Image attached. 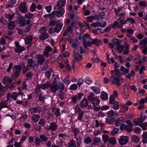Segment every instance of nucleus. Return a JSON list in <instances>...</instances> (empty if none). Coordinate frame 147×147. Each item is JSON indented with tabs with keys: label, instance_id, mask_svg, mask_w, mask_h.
I'll return each instance as SVG.
<instances>
[{
	"label": "nucleus",
	"instance_id": "1",
	"mask_svg": "<svg viewBox=\"0 0 147 147\" xmlns=\"http://www.w3.org/2000/svg\"><path fill=\"white\" fill-rule=\"evenodd\" d=\"M49 86L50 90L53 93H55L58 89L62 91L64 89V84L61 82H59L58 84L55 82H53L51 85L50 84Z\"/></svg>",
	"mask_w": 147,
	"mask_h": 147
},
{
	"label": "nucleus",
	"instance_id": "2",
	"mask_svg": "<svg viewBox=\"0 0 147 147\" xmlns=\"http://www.w3.org/2000/svg\"><path fill=\"white\" fill-rule=\"evenodd\" d=\"M66 0H60L57 2V4L55 5L54 9L55 10H58L61 8L62 7L66 4Z\"/></svg>",
	"mask_w": 147,
	"mask_h": 147
},
{
	"label": "nucleus",
	"instance_id": "3",
	"mask_svg": "<svg viewBox=\"0 0 147 147\" xmlns=\"http://www.w3.org/2000/svg\"><path fill=\"white\" fill-rule=\"evenodd\" d=\"M15 44L16 48L14 50L16 53H20L25 50V48L24 47H21L20 45L18 42H15Z\"/></svg>",
	"mask_w": 147,
	"mask_h": 147
},
{
	"label": "nucleus",
	"instance_id": "4",
	"mask_svg": "<svg viewBox=\"0 0 147 147\" xmlns=\"http://www.w3.org/2000/svg\"><path fill=\"white\" fill-rule=\"evenodd\" d=\"M129 137L127 136H121L119 140V143L122 145L126 144L128 142Z\"/></svg>",
	"mask_w": 147,
	"mask_h": 147
},
{
	"label": "nucleus",
	"instance_id": "5",
	"mask_svg": "<svg viewBox=\"0 0 147 147\" xmlns=\"http://www.w3.org/2000/svg\"><path fill=\"white\" fill-rule=\"evenodd\" d=\"M26 3L25 2H22L19 6L20 10L22 13H25L27 12V7L26 6Z\"/></svg>",
	"mask_w": 147,
	"mask_h": 147
},
{
	"label": "nucleus",
	"instance_id": "6",
	"mask_svg": "<svg viewBox=\"0 0 147 147\" xmlns=\"http://www.w3.org/2000/svg\"><path fill=\"white\" fill-rule=\"evenodd\" d=\"M44 56L45 55H41L40 54L37 55L36 58H38L37 61L38 64L41 65L43 63L45 60V58L44 57Z\"/></svg>",
	"mask_w": 147,
	"mask_h": 147
},
{
	"label": "nucleus",
	"instance_id": "7",
	"mask_svg": "<svg viewBox=\"0 0 147 147\" xmlns=\"http://www.w3.org/2000/svg\"><path fill=\"white\" fill-rule=\"evenodd\" d=\"M83 95V94L79 93L73 96L71 98V100L73 103H76L77 101V99L78 100H80Z\"/></svg>",
	"mask_w": 147,
	"mask_h": 147
},
{
	"label": "nucleus",
	"instance_id": "8",
	"mask_svg": "<svg viewBox=\"0 0 147 147\" xmlns=\"http://www.w3.org/2000/svg\"><path fill=\"white\" fill-rule=\"evenodd\" d=\"M23 95L24 93L20 92H18V93L16 92H13L11 94V98L14 100H16L18 96L20 95L21 98H22Z\"/></svg>",
	"mask_w": 147,
	"mask_h": 147
},
{
	"label": "nucleus",
	"instance_id": "9",
	"mask_svg": "<svg viewBox=\"0 0 147 147\" xmlns=\"http://www.w3.org/2000/svg\"><path fill=\"white\" fill-rule=\"evenodd\" d=\"M56 13V16L59 18L62 17L65 12V10L64 9L61 8L58 10H55Z\"/></svg>",
	"mask_w": 147,
	"mask_h": 147
},
{
	"label": "nucleus",
	"instance_id": "10",
	"mask_svg": "<svg viewBox=\"0 0 147 147\" xmlns=\"http://www.w3.org/2000/svg\"><path fill=\"white\" fill-rule=\"evenodd\" d=\"M14 68L15 69H14V76L16 77H18L19 76L21 72V71L20 69V68L19 67L15 65Z\"/></svg>",
	"mask_w": 147,
	"mask_h": 147
},
{
	"label": "nucleus",
	"instance_id": "11",
	"mask_svg": "<svg viewBox=\"0 0 147 147\" xmlns=\"http://www.w3.org/2000/svg\"><path fill=\"white\" fill-rule=\"evenodd\" d=\"M63 25V24L61 23L57 24L54 28V32H59L61 30Z\"/></svg>",
	"mask_w": 147,
	"mask_h": 147
},
{
	"label": "nucleus",
	"instance_id": "12",
	"mask_svg": "<svg viewBox=\"0 0 147 147\" xmlns=\"http://www.w3.org/2000/svg\"><path fill=\"white\" fill-rule=\"evenodd\" d=\"M78 52H76V50H74L73 56L75 57V60L76 61H79L81 60L82 58V56L78 54Z\"/></svg>",
	"mask_w": 147,
	"mask_h": 147
},
{
	"label": "nucleus",
	"instance_id": "13",
	"mask_svg": "<svg viewBox=\"0 0 147 147\" xmlns=\"http://www.w3.org/2000/svg\"><path fill=\"white\" fill-rule=\"evenodd\" d=\"M73 31V28L71 26H68L67 27V29L65 30L63 35L64 36L68 35L69 33L71 34L72 33Z\"/></svg>",
	"mask_w": 147,
	"mask_h": 147
},
{
	"label": "nucleus",
	"instance_id": "14",
	"mask_svg": "<svg viewBox=\"0 0 147 147\" xmlns=\"http://www.w3.org/2000/svg\"><path fill=\"white\" fill-rule=\"evenodd\" d=\"M124 121V120L123 117H119L116 120L115 122V125L117 126H119L122 124Z\"/></svg>",
	"mask_w": 147,
	"mask_h": 147
},
{
	"label": "nucleus",
	"instance_id": "15",
	"mask_svg": "<svg viewBox=\"0 0 147 147\" xmlns=\"http://www.w3.org/2000/svg\"><path fill=\"white\" fill-rule=\"evenodd\" d=\"M29 110L31 113H36L38 111L39 112H41L42 110L41 108L38 107H32Z\"/></svg>",
	"mask_w": 147,
	"mask_h": 147
},
{
	"label": "nucleus",
	"instance_id": "16",
	"mask_svg": "<svg viewBox=\"0 0 147 147\" xmlns=\"http://www.w3.org/2000/svg\"><path fill=\"white\" fill-rule=\"evenodd\" d=\"M9 29L13 30L16 27L15 22L14 21H11L9 22L7 25Z\"/></svg>",
	"mask_w": 147,
	"mask_h": 147
},
{
	"label": "nucleus",
	"instance_id": "17",
	"mask_svg": "<svg viewBox=\"0 0 147 147\" xmlns=\"http://www.w3.org/2000/svg\"><path fill=\"white\" fill-rule=\"evenodd\" d=\"M88 105V101L86 98H84L80 103V106L82 108H85Z\"/></svg>",
	"mask_w": 147,
	"mask_h": 147
},
{
	"label": "nucleus",
	"instance_id": "18",
	"mask_svg": "<svg viewBox=\"0 0 147 147\" xmlns=\"http://www.w3.org/2000/svg\"><path fill=\"white\" fill-rule=\"evenodd\" d=\"M32 40V37L31 35L27 36L25 38V42L26 45L30 44Z\"/></svg>",
	"mask_w": 147,
	"mask_h": 147
},
{
	"label": "nucleus",
	"instance_id": "19",
	"mask_svg": "<svg viewBox=\"0 0 147 147\" xmlns=\"http://www.w3.org/2000/svg\"><path fill=\"white\" fill-rule=\"evenodd\" d=\"M101 41L100 40L96 38L93 39L91 42V45L94 44L96 46H98L101 45Z\"/></svg>",
	"mask_w": 147,
	"mask_h": 147
},
{
	"label": "nucleus",
	"instance_id": "20",
	"mask_svg": "<svg viewBox=\"0 0 147 147\" xmlns=\"http://www.w3.org/2000/svg\"><path fill=\"white\" fill-rule=\"evenodd\" d=\"M2 82L5 85H8L11 83L12 80L8 77H5L3 79Z\"/></svg>",
	"mask_w": 147,
	"mask_h": 147
},
{
	"label": "nucleus",
	"instance_id": "21",
	"mask_svg": "<svg viewBox=\"0 0 147 147\" xmlns=\"http://www.w3.org/2000/svg\"><path fill=\"white\" fill-rule=\"evenodd\" d=\"M39 86L40 88L42 89H46L49 88L50 86V83L47 82L46 83H43L42 84L39 85Z\"/></svg>",
	"mask_w": 147,
	"mask_h": 147
},
{
	"label": "nucleus",
	"instance_id": "22",
	"mask_svg": "<svg viewBox=\"0 0 147 147\" xmlns=\"http://www.w3.org/2000/svg\"><path fill=\"white\" fill-rule=\"evenodd\" d=\"M49 36V34L48 33L42 34L40 36L39 38L41 41H44Z\"/></svg>",
	"mask_w": 147,
	"mask_h": 147
},
{
	"label": "nucleus",
	"instance_id": "23",
	"mask_svg": "<svg viewBox=\"0 0 147 147\" xmlns=\"http://www.w3.org/2000/svg\"><path fill=\"white\" fill-rule=\"evenodd\" d=\"M143 121L142 120L141 118H138L134 120L133 123L136 125H139L140 126Z\"/></svg>",
	"mask_w": 147,
	"mask_h": 147
},
{
	"label": "nucleus",
	"instance_id": "24",
	"mask_svg": "<svg viewBox=\"0 0 147 147\" xmlns=\"http://www.w3.org/2000/svg\"><path fill=\"white\" fill-rule=\"evenodd\" d=\"M91 88L93 91L96 94H99L100 92V89L98 87L93 86L91 87Z\"/></svg>",
	"mask_w": 147,
	"mask_h": 147
},
{
	"label": "nucleus",
	"instance_id": "25",
	"mask_svg": "<svg viewBox=\"0 0 147 147\" xmlns=\"http://www.w3.org/2000/svg\"><path fill=\"white\" fill-rule=\"evenodd\" d=\"M49 63V61L48 60H47L45 61L42 68L41 69V71H45L47 70L49 67L48 65Z\"/></svg>",
	"mask_w": 147,
	"mask_h": 147
},
{
	"label": "nucleus",
	"instance_id": "26",
	"mask_svg": "<svg viewBox=\"0 0 147 147\" xmlns=\"http://www.w3.org/2000/svg\"><path fill=\"white\" fill-rule=\"evenodd\" d=\"M140 44L141 47L144 48L147 44V38H145L142 40L140 41Z\"/></svg>",
	"mask_w": 147,
	"mask_h": 147
},
{
	"label": "nucleus",
	"instance_id": "27",
	"mask_svg": "<svg viewBox=\"0 0 147 147\" xmlns=\"http://www.w3.org/2000/svg\"><path fill=\"white\" fill-rule=\"evenodd\" d=\"M100 102L99 99L97 97H95L93 98V100L91 102L92 104L94 105H98Z\"/></svg>",
	"mask_w": 147,
	"mask_h": 147
},
{
	"label": "nucleus",
	"instance_id": "28",
	"mask_svg": "<svg viewBox=\"0 0 147 147\" xmlns=\"http://www.w3.org/2000/svg\"><path fill=\"white\" fill-rule=\"evenodd\" d=\"M46 96H44L43 93L40 94L38 99L39 100L42 102H44L45 100L46 99Z\"/></svg>",
	"mask_w": 147,
	"mask_h": 147
},
{
	"label": "nucleus",
	"instance_id": "29",
	"mask_svg": "<svg viewBox=\"0 0 147 147\" xmlns=\"http://www.w3.org/2000/svg\"><path fill=\"white\" fill-rule=\"evenodd\" d=\"M59 97L61 100H64L66 98V94L63 92H62L61 90L59 91Z\"/></svg>",
	"mask_w": 147,
	"mask_h": 147
},
{
	"label": "nucleus",
	"instance_id": "30",
	"mask_svg": "<svg viewBox=\"0 0 147 147\" xmlns=\"http://www.w3.org/2000/svg\"><path fill=\"white\" fill-rule=\"evenodd\" d=\"M113 104V108L114 109L117 110L119 109L120 107L119 103L118 101H116Z\"/></svg>",
	"mask_w": 147,
	"mask_h": 147
},
{
	"label": "nucleus",
	"instance_id": "31",
	"mask_svg": "<svg viewBox=\"0 0 147 147\" xmlns=\"http://www.w3.org/2000/svg\"><path fill=\"white\" fill-rule=\"evenodd\" d=\"M100 98L103 100H107L108 99V94L106 93L103 92H101Z\"/></svg>",
	"mask_w": 147,
	"mask_h": 147
},
{
	"label": "nucleus",
	"instance_id": "32",
	"mask_svg": "<svg viewBox=\"0 0 147 147\" xmlns=\"http://www.w3.org/2000/svg\"><path fill=\"white\" fill-rule=\"evenodd\" d=\"M106 25V23L105 21L100 20L98 22V26L102 28L105 27Z\"/></svg>",
	"mask_w": 147,
	"mask_h": 147
},
{
	"label": "nucleus",
	"instance_id": "33",
	"mask_svg": "<svg viewBox=\"0 0 147 147\" xmlns=\"http://www.w3.org/2000/svg\"><path fill=\"white\" fill-rule=\"evenodd\" d=\"M50 125L51 131H54L56 130L57 128V125L55 123L52 122L51 123Z\"/></svg>",
	"mask_w": 147,
	"mask_h": 147
},
{
	"label": "nucleus",
	"instance_id": "34",
	"mask_svg": "<svg viewBox=\"0 0 147 147\" xmlns=\"http://www.w3.org/2000/svg\"><path fill=\"white\" fill-rule=\"evenodd\" d=\"M76 146L75 141L73 139L70 140L68 146V147H75Z\"/></svg>",
	"mask_w": 147,
	"mask_h": 147
},
{
	"label": "nucleus",
	"instance_id": "35",
	"mask_svg": "<svg viewBox=\"0 0 147 147\" xmlns=\"http://www.w3.org/2000/svg\"><path fill=\"white\" fill-rule=\"evenodd\" d=\"M115 114L117 115V112L115 111L114 112V111L113 110H111L107 112L108 116L110 117H113Z\"/></svg>",
	"mask_w": 147,
	"mask_h": 147
},
{
	"label": "nucleus",
	"instance_id": "36",
	"mask_svg": "<svg viewBox=\"0 0 147 147\" xmlns=\"http://www.w3.org/2000/svg\"><path fill=\"white\" fill-rule=\"evenodd\" d=\"M92 142L91 138L88 136L86 137L84 140V142L86 144H89Z\"/></svg>",
	"mask_w": 147,
	"mask_h": 147
},
{
	"label": "nucleus",
	"instance_id": "37",
	"mask_svg": "<svg viewBox=\"0 0 147 147\" xmlns=\"http://www.w3.org/2000/svg\"><path fill=\"white\" fill-rule=\"evenodd\" d=\"M15 15V13H13L12 14L6 15L5 16V18L8 20L9 21H10L13 18Z\"/></svg>",
	"mask_w": 147,
	"mask_h": 147
},
{
	"label": "nucleus",
	"instance_id": "38",
	"mask_svg": "<svg viewBox=\"0 0 147 147\" xmlns=\"http://www.w3.org/2000/svg\"><path fill=\"white\" fill-rule=\"evenodd\" d=\"M23 18L24 19V20H19V22H18V24H19L20 26L21 27L24 26H25L26 24L25 22L26 19L25 18Z\"/></svg>",
	"mask_w": 147,
	"mask_h": 147
},
{
	"label": "nucleus",
	"instance_id": "39",
	"mask_svg": "<svg viewBox=\"0 0 147 147\" xmlns=\"http://www.w3.org/2000/svg\"><path fill=\"white\" fill-rule=\"evenodd\" d=\"M109 143L112 145H114L116 143L115 138L114 137H110L108 140Z\"/></svg>",
	"mask_w": 147,
	"mask_h": 147
},
{
	"label": "nucleus",
	"instance_id": "40",
	"mask_svg": "<svg viewBox=\"0 0 147 147\" xmlns=\"http://www.w3.org/2000/svg\"><path fill=\"white\" fill-rule=\"evenodd\" d=\"M72 131L74 133V136L75 137H76L77 135L79 133L80 131L76 127H73L72 129Z\"/></svg>",
	"mask_w": 147,
	"mask_h": 147
},
{
	"label": "nucleus",
	"instance_id": "41",
	"mask_svg": "<svg viewBox=\"0 0 147 147\" xmlns=\"http://www.w3.org/2000/svg\"><path fill=\"white\" fill-rule=\"evenodd\" d=\"M115 100V97L113 95H111L109 98V103L111 104L114 103Z\"/></svg>",
	"mask_w": 147,
	"mask_h": 147
},
{
	"label": "nucleus",
	"instance_id": "42",
	"mask_svg": "<svg viewBox=\"0 0 147 147\" xmlns=\"http://www.w3.org/2000/svg\"><path fill=\"white\" fill-rule=\"evenodd\" d=\"M121 18H120V19ZM123 24L122 23V19H118V28H122L123 26Z\"/></svg>",
	"mask_w": 147,
	"mask_h": 147
},
{
	"label": "nucleus",
	"instance_id": "43",
	"mask_svg": "<svg viewBox=\"0 0 147 147\" xmlns=\"http://www.w3.org/2000/svg\"><path fill=\"white\" fill-rule=\"evenodd\" d=\"M102 140L105 143L108 141L109 136L108 135L105 134H103L102 135Z\"/></svg>",
	"mask_w": 147,
	"mask_h": 147
},
{
	"label": "nucleus",
	"instance_id": "44",
	"mask_svg": "<svg viewBox=\"0 0 147 147\" xmlns=\"http://www.w3.org/2000/svg\"><path fill=\"white\" fill-rule=\"evenodd\" d=\"M5 92V90L4 89L3 86L0 82V96L3 95V93Z\"/></svg>",
	"mask_w": 147,
	"mask_h": 147
},
{
	"label": "nucleus",
	"instance_id": "45",
	"mask_svg": "<svg viewBox=\"0 0 147 147\" xmlns=\"http://www.w3.org/2000/svg\"><path fill=\"white\" fill-rule=\"evenodd\" d=\"M39 118V115H36L34 117L33 116L32 118V119L34 122H36L38 121Z\"/></svg>",
	"mask_w": 147,
	"mask_h": 147
},
{
	"label": "nucleus",
	"instance_id": "46",
	"mask_svg": "<svg viewBox=\"0 0 147 147\" xmlns=\"http://www.w3.org/2000/svg\"><path fill=\"white\" fill-rule=\"evenodd\" d=\"M94 94L93 93H91L88 96V100L89 101L91 102L92 101L93 98H94Z\"/></svg>",
	"mask_w": 147,
	"mask_h": 147
},
{
	"label": "nucleus",
	"instance_id": "47",
	"mask_svg": "<svg viewBox=\"0 0 147 147\" xmlns=\"http://www.w3.org/2000/svg\"><path fill=\"white\" fill-rule=\"evenodd\" d=\"M119 129L118 128H114L111 132V134L112 136H114L119 131Z\"/></svg>",
	"mask_w": 147,
	"mask_h": 147
},
{
	"label": "nucleus",
	"instance_id": "48",
	"mask_svg": "<svg viewBox=\"0 0 147 147\" xmlns=\"http://www.w3.org/2000/svg\"><path fill=\"white\" fill-rule=\"evenodd\" d=\"M124 48V45H120L118 47L117 50L120 53H121L123 51Z\"/></svg>",
	"mask_w": 147,
	"mask_h": 147
},
{
	"label": "nucleus",
	"instance_id": "49",
	"mask_svg": "<svg viewBox=\"0 0 147 147\" xmlns=\"http://www.w3.org/2000/svg\"><path fill=\"white\" fill-rule=\"evenodd\" d=\"M47 30L46 28L44 27H41L40 29L39 32L41 34L45 33Z\"/></svg>",
	"mask_w": 147,
	"mask_h": 147
},
{
	"label": "nucleus",
	"instance_id": "50",
	"mask_svg": "<svg viewBox=\"0 0 147 147\" xmlns=\"http://www.w3.org/2000/svg\"><path fill=\"white\" fill-rule=\"evenodd\" d=\"M25 64L26 63L24 62H23L22 63H20L19 65H16L17 66L19 67L20 68V69L21 71L22 68H23L26 67Z\"/></svg>",
	"mask_w": 147,
	"mask_h": 147
},
{
	"label": "nucleus",
	"instance_id": "51",
	"mask_svg": "<svg viewBox=\"0 0 147 147\" xmlns=\"http://www.w3.org/2000/svg\"><path fill=\"white\" fill-rule=\"evenodd\" d=\"M33 62V61L32 59H28V60L27 67H31Z\"/></svg>",
	"mask_w": 147,
	"mask_h": 147
},
{
	"label": "nucleus",
	"instance_id": "52",
	"mask_svg": "<svg viewBox=\"0 0 147 147\" xmlns=\"http://www.w3.org/2000/svg\"><path fill=\"white\" fill-rule=\"evenodd\" d=\"M75 110L76 112L78 114H79L82 111L78 105H76V106Z\"/></svg>",
	"mask_w": 147,
	"mask_h": 147
},
{
	"label": "nucleus",
	"instance_id": "53",
	"mask_svg": "<svg viewBox=\"0 0 147 147\" xmlns=\"http://www.w3.org/2000/svg\"><path fill=\"white\" fill-rule=\"evenodd\" d=\"M5 107H6L7 108H9L8 106L6 105L5 102H1L0 103V109H1L2 108Z\"/></svg>",
	"mask_w": 147,
	"mask_h": 147
},
{
	"label": "nucleus",
	"instance_id": "54",
	"mask_svg": "<svg viewBox=\"0 0 147 147\" xmlns=\"http://www.w3.org/2000/svg\"><path fill=\"white\" fill-rule=\"evenodd\" d=\"M34 15V14L27 13L25 15V17L27 18L30 19L32 18Z\"/></svg>",
	"mask_w": 147,
	"mask_h": 147
},
{
	"label": "nucleus",
	"instance_id": "55",
	"mask_svg": "<svg viewBox=\"0 0 147 147\" xmlns=\"http://www.w3.org/2000/svg\"><path fill=\"white\" fill-rule=\"evenodd\" d=\"M141 119L143 121H144L146 118V115L144 112H141L140 114Z\"/></svg>",
	"mask_w": 147,
	"mask_h": 147
},
{
	"label": "nucleus",
	"instance_id": "56",
	"mask_svg": "<svg viewBox=\"0 0 147 147\" xmlns=\"http://www.w3.org/2000/svg\"><path fill=\"white\" fill-rule=\"evenodd\" d=\"M36 5L35 3H33L30 7V10L32 11H34L35 10Z\"/></svg>",
	"mask_w": 147,
	"mask_h": 147
},
{
	"label": "nucleus",
	"instance_id": "57",
	"mask_svg": "<svg viewBox=\"0 0 147 147\" xmlns=\"http://www.w3.org/2000/svg\"><path fill=\"white\" fill-rule=\"evenodd\" d=\"M45 121L44 119H41L38 122V124H39L40 126H43L45 125Z\"/></svg>",
	"mask_w": 147,
	"mask_h": 147
},
{
	"label": "nucleus",
	"instance_id": "58",
	"mask_svg": "<svg viewBox=\"0 0 147 147\" xmlns=\"http://www.w3.org/2000/svg\"><path fill=\"white\" fill-rule=\"evenodd\" d=\"M139 5L141 7H144L146 6V3L145 2L140 1L139 2Z\"/></svg>",
	"mask_w": 147,
	"mask_h": 147
},
{
	"label": "nucleus",
	"instance_id": "59",
	"mask_svg": "<svg viewBox=\"0 0 147 147\" xmlns=\"http://www.w3.org/2000/svg\"><path fill=\"white\" fill-rule=\"evenodd\" d=\"M140 126L144 130H145L147 129V123H144L141 124Z\"/></svg>",
	"mask_w": 147,
	"mask_h": 147
},
{
	"label": "nucleus",
	"instance_id": "60",
	"mask_svg": "<svg viewBox=\"0 0 147 147\" xmlns=\"http://www.w3.org/2000/svg\"><path fill=\"white\" fill-rule=\"evenodd\" d=\"M135 75V72L134 70H133L131 71L130 72V74H128L126 76V77L128 78H130L131 76H132L133 75L134 76Z\"/></svg>",
	"mask_w": 147,
	"mask_h": 147
},
{
	"label": "nucleus",
	"instance_id": "61",
	"mask_svg": "<svg viewBox=\"0 0 147 147\" xmlns=\"http://www.w3.org/2000/svg\"><path fill=\"white\" fill-rule=\"evenodd\" d=\"M85 82L87 84H89L92 83V81L89 78L87 77L84 80Z\"/></svg>",
	"mask_w": 147,
	"mask_h": 147
},
{
	"label": "nucleus",
	"instance_id": "62",
	"mask_svg": "<svg viewBox=\"0 0 147 147\" xmlns=\"http://www.w3.org/2000/svg\"><path fill=\"white\" fill-rule=\"evenodd\" d=\"M35 143L38 146L40 145V143L41 142V140L38 137H36L35 138Z\"/></svg>",
	"mask_w": 147,
	"mask_h": 147
},
{
	"label": "nucleus",
	"instance_id": "63",
	"mask_svg": "<svg viewBox=\"0 0 147 147\" xmlns=\"http://www.w3.org/2000/svg\"><path fill=\"white\" fill-rule=\"evenodd\" d=\"M68 76L66 78H65L63 79V81L65 84H69L70 83V80L68 78Z\"/></svg>",
	"mask_w": 147,
	"mask_h": 147
},
{
	"label": "nucleus",
	"instance_id": "64",
	"mask_svg": "<svg viewBox=\"0 0 147 147\" xmlns=\"http://www.w3.org/2000/svg\"><path fill=\"white\" fill-rule=\"evenodd\" d=\"M77 87V86L76 84H74L70 86V89L71 90H76Z\"/></svg>",
	"mask_w": 147,
	"mask_h": 147
}]
</instances>
